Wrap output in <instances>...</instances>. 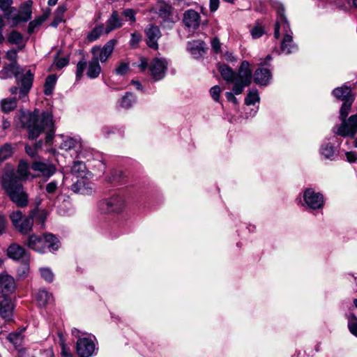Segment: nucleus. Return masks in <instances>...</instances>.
I'll return each instance as SVG.
<instances>
[{
  "label": "nucleus",
  "instance_id": "1",
  "mask_svg": "<svg viewBox=\"0 0 357 357\" xmlns=\"http://www.w3.org/2000/svg\"><path fill=\"white\" fill-rule=\"evenodd\" d=\"M20 121L24 127H26L29 132V138L34 139L41 132H46V142L50 143L54 135V128L52 116L48 112H43L39 116L38 114H23L20 117Z\"/></svg>",
  "mask_w": 357,
  "mask_h": 357
},
{
  "label": "nucleus",
  "instance_id": "2",
  "mask_svg": "<svg viewBox=\"0 0 357 357\" xmlns=\"http://www.w3.org/2000/svg\"><path fill=\"white\" fill-rule=\"evenodd\" d=\"M13 77L16 78L17 84L20 86L19 98L25 102L31 89L34 75L31 70L24 73V69L21 68L17 62H14L4 66L0 70L1 79H6Z\"/></svg>",
  "mask_w": 357,
  "mask_h": 357
},
{
  "label": "nucleus",
  "instance_id": "3",
  "mask_svg": "<svg viewBox=\"0 0 357 357\" xmlns=\"http://www.w3.org/2000/svg\"><path fill=\"white\" fill-rule=\"evenodd\" d=\"M275 8L278 18L275 25L274 36L279 38L281 33L283 35L280 45V51L283 54L288 55L294 53L298 51V46L293 41V33L284 15V8L280 3L276 4Z\"/></svg>",
  "mask_w": 357,
  "mask_h": 357
},
{
  "label": "nucleus",
  "instance_id": "4",
  "mask_svg": "<svg viewBox=\"0 0 357 357\" xmlns=\"http://www.w3.org/2000/svg\"><path fill=\"white\" fill-rule=\"evenodd\" d=\"M2 188L9 199L18 207L24 208L29 204V195L20 180L13 173L5 174L1 180Z\"/></svg>",
  "mask_w": 357,
  "mask_h": 357
},
{
  "label": "nucleus",
  "instance_id": "5",
  "mask_svg": "<svg viewBox=\"0 0 357 357\" xmlns=\"http://www.w3.org/2000/svg\"><path fill=\"white\" fill-rule=\"evenodd\" d=\"M27 246L36 252L44 253L47 250H57L60 247V242L52 234H45L43 236L31 235L28 238Z\"/></svg>",
  "mask_w": 357,
  "mask_h": 357
},
{
  "label": "nucleus",
  "instance_id": "6",
  "mask_svg": "<svg viewBox=\"0 0 357 357\" xmlns=\"http://www.w3.org/2000/svg\"><path fill=\"white\" fill-rule=\"evenodd\" d=\"M252 81V71L250 68V63L247 61H243L236 73L235 84L232 90L236 95L241 94L245 86L250 84Z\"/></svg>",
  "mask_w": 357,
  "mask_h": 357
},
{
  "label": "nucleus",
  "instance_id": "7",
  "mask_svg": "<svg viewBox=\"0 0 357 357\" xmlns=\"http://www.w3.org/2000/svg\"><path fill=\"white\" fill-rule=\"evenodd\" d=\"M125 206V199L122 195H119L112 196L108 199L101 201L99 204V208L103 213H119L123 211Z\"/></svg>",
  "mask_w": 357,
  "mask_h": 357
},
{
  "label": "nucleus",
  "instance_id": "8",
  "mask_svg": "<svg viewBox=\"0 0 357 357\" xmlns=\"http://www.w3.org/2000/svg\"><path fill=\"white\" fill-rule=\"evenodd\" d=\"M333 132L335 135L343 137H354L357 132V114L341 121L340 125L333 128Z\"/></svg>",
  "mask_w": 357,
  "mask_h": 357
},
{
  "label": "nucleus",
  "instance_id": "9",
  "mask_svg": "<svg viewBox=\"0 0 357 357\" xmlns=\"http://www.w3.org/2000/svg\"><path fill=\"white\" fill-rule=\"evenodd\" d=\"M168 62L164 58H154L149 65V70L152 79L159 81L163 79L167 69Z\"/></svg>",
  "mask_w": 357,
  "mask_h": 357
},
{
  "label": "nucleus",
  "instance_id": "10",
  "mask_svg": "<svg viewBox=\"0 0 357 357\" xmlns=\"http://www.w3.org/2000/svg\"><path fill=\"white\" fill-rule=\"evenodd\" d=\"M303 200L305 206L312 209H319L324 206V197L317 192H315L312 188H307L303 192Z\"/></svg>",
  "mask_w": 357,
  "mask_h": 357
},
{
  "label": "nucleus",
  "instance_id": "11",
  "mask_svg": "<svg viewBox=\"0 0 357 357\" xmlns=\"http://www.w3.org/2000/svg\"><path fill=\"white\" fill-rule=\"evenodd\" d=\"M95 337H80L76 344V350L80 357H90L96 351Z\"/></svg>",
  "mask_w": 357,
  "mask_h": 357
},
{
  "label": "nucleus",
  "instance_id": "12",
  "mask_svg": "<svg viewBox=\"0 0 357 357\" xmlns=\"http://www.w3.org/2000/svg\"><path fill=\"white\" fill-rule=\"evenodd\" d=\"M116 43V40L112 39L107 42L102 47L98 46L93 47L91 49L93 57L102 63L105 62L113 52Z\"/></svg>",
  "mask_w": 357,
  "mask_h": 357
},
{
  "label": "nucleus",
  "instance_id": "13",
  "mask_svg": "<svg viewBox=\"0 0 357 357\" xmlns=\"http://www.w3.org/2000/svg\"><path fill=\"white\" fill-rule=\"evenodd\" d=\"M15 289L14 278L8 274H0V298H7Z\"/></svg>",
  "mask_w": 357,
  "mask_h": 357
},
{
  "label": "nucleus",
  "instance_id": "14",
  "mask_svg": "<svg viewBox=\"0 0 357 357\" xmlns=\"http://www.w3.org/2000/svg\"><path fill=\"white\" fill-rule=\"evenodd\" d=\"M183 22L189 30L195 31L200 25V15L192 9L187 10L183 13Z\"/></svg>",
  "mask_w": 357,
  "mask_h": 357
},
{
  "label": "nucleus",
  "instance_id": "15",
  "mask_svg": "<svg viewBox=\"0 0 357 357\" xmlns=\"http://www.w3.org/2000/svg\"><path fill=\"white\" fill-rule=\"evenodd\" d=\"M31 169L36 172H38L43 176L50 178L56 171L54 165L48 161L36 160L31 165Z\"/></svg>",
  "mask_w": 357,
  "mask_h": 357
},
{
  "label": "nucleus",
  "instance_id": "16",
  "mask_svg": "<svg viewBox=\"0 0 357 357\" xmlns=\"http://www.w3.org/2000/svg\"><path fill=\"white\" fill-rule=\"evenodd\" d=\"M7 255L9 258L19 261H29V255L25 249L18 244L13 243L7 249Z\"/></svg>",
  "mask_w": 357,
  "mask_h": 357
},
{
  "label": "nucleus",
  "instance_id": "17",
  "mask_svg": "<svg viewBox=\"0 0 357 357\" xmlns=\"http://www.w3.org/2000/svg\"><path fill=\"white\" fill-rule=\"evenodd\" d=\"M146 36V43L152 49L158 48V40L161 36L160 29L157 26L149 24L145 29Z\"/></svg>",
  "mask_w": 357,
  "mask_h": 357
},
{
  "label": "nucleus",
  "instance_id": "18",
  "mask_svg": "<svg viewBox=\"0 0 357 357\" xmlns=\"http://www.w3.org/2000/svg\"><path fill=\"white\" fill-rule=\"evenodd\" d=\"M332 94L343 102H354L355 100V94L352 92V88L346 84L334 89Z\"/></svg>",
  "mask_w": 357,
  "mask_h": 357
},
{
  "label": "nucleus",
  "instance_id": "19",
  "mask_svg": "<svg viewBox=\"0 0 357 357\" xmlns=\"http://www.w3.org/2000/svg\"><path fill=\"white\" fill-rule=\"evenodd\" d=\"M36 213V209L31 211L29 215L28 216H24L23 219L20 222V224H17L15 228L22 234H28L32 229L33 224V217Z\"/></svg>",
  "mask_w": 357,
  "mask_h": 357
},
{
  "label": "nucleus",
  "instance_id": "20",
  "mask_svg": "<svg viewBox=\"0 0 357 357\" xmlns=\"http://www.w3.org/2000/svg\"><path fill=\"white\" fill-rule=\"evenodd\" d=\"M272 78V74L270 70L267 68H259L254 73V81L257 84L266 86L269 84Z\"/></svg>",
  "mask_w": 357,
  "mask_h": 357
},
{
  "label": "nucleus",
  "instance_id": "21",
  "mask_svg": "<svg viewBox=\"0 0 357 357\" xmlns=\"http://www.w3.org/2000/svg\"><path fill=\"white\" fill-rule=\"evenodd\" d=\"M187 48L189 52L197 59L205 53L206 43L199 40L190 41L188 43Z\"/></svg>",
  "mask_w": 357,
  "mask_h": 357
},
{
  "label": "nucleus",
  "instance_id": "22",
  "mask_svg": "<svg viewBox=\"0 0 357 357\" xmlns=\"http://www.w3.org/2000/svg\"><path fill=\"white\" fill-rule=\"evenodd\" d=\"M93 183L86 181L84 178H80L72 185L71 189L76 193L89 195L93 191Z\"/></svg>",
  "mask_w": 357,
  "mask_h": 357
},
{
  "label": "nucleus",
  "instance_id": "23",
  "mask_svg": "<svg viewBox=\"0 0 357 357\" xmlns=\"http://www.w3.org/2000/svg\"><path fill=\"white\" fill-rule=\"evenodd\" d=\"M13 305L10 300L3 298L0 301V316L6 321H10L13 317Z\"/></svg>",
  "mask_w": 357,
  "mask_h": 357
},
{
  "label": "nucleus",
  "instance_id": "24",
  "mask_svg": "<svg viewBox=\"0 0 357 357\" xmlns=\"http://www.w3.org/2000/svg\"><path fill=\"white\" fill-rule=\"evenodd\" d=\"M122 26V20L119 17L117 11L112 12L110 17L106 22V26L105 28V33L108 34L112 31L120 28Z\"/></svg>",
  "mask_w": 357,
  "mask_h": 357
},
{
  "label": "nucleus",
  "instance_id": "25",
  "mask_svg": "<svg viewBox=\"0 0 357 357\" xmlns=\"http://www.w3.org/2000/svg\"><path fill=\"white\" fill-rule=\"evenodd\" d=\"M71 172L73 175L77 178H85L91 175V173L87 170L85 164L81 161L74 162L72 167Z\"/></svg>",
  "mask_w": 357,
  "mask_h": 357
},
{
  "label": "nucleus",
  "instance_id": "26",
  "mask_svg": "<svg viewBox=\"0 0 357 357\" xmlns=\"http://www.w3.org/2000/svg\"><path fill=\"white\" fill-rule=\"evenodd\" d=\"M219 71L224 80L227 83H234V85L235 84L236 73L231 68L225 64L221 65L219 67Z\"/></svg>",
  "mask_w": 357,
  "mask_h": 357
},
{
  "label": "nucleus",
  "instance_id": "27",
  "mask_svg": "<svg viewBox=\"0 0 357 357\" xmlns=\"http://www.w3.org/2000/svg\"><path fill=\"white\" fill-rule=\"evenodd\" d=\"M101 68L99 61L93 59L89 62V68L86 73L87 76L91 79L96 78L99 76Z\"/></svg>",
  "mask_w": 357,
  "mask_h": 357
},
{
  "label": "nucleus",
  "instance_id": "28",
  "mask_svg": "<svg viewBox=\"0 0 357 357\" xmlns=\"http://www.w3.org/2000/svg\"><path fill=\"white\" fill-rule=\"evenodd\" d=\"M172 8L170 5L167 3H160L156 13L158 14L160 17L163 19L164 22L172 24L174 22L172 20L169 21L172 15Z\"/></svg>",
  "mask_w": 357,
  "mask_h": 357
},
{
  "label": "nucleus",
  "instance_id": "29",
  "mask_svg": "<svg viewBox=\"0 0 357 357\" xmlns=\"http://www.w3.org/2000/svg\"><path fill=\"white\" fill-rule=\"evenodd\" d=\"M320 154L328 160H333L335 157L334 147L328 142H324L320 148Z\"/></svg>",
  "mask_w": 357,
  "mask_h": 357
},
{
  "label": "nucleus",
  "instance_id": "30",
  "mask_svg": "<svg viewBox=\"0 0 357 357\" xmlns=\"http://www.w3.org/2000/svg\"><path fill=\"white\" fill-rule=\"evenodd\" d=\"M36 298L38 305L44 307L52 300V294L44 289H40L37 292Z\"/></svg>",
  "mask_w": 357,
  "mask_h": 357
},
{
  "label": "nucleus",
  "instance_id": "31",
  "mask_svg": "<svg viewBox=\"0 0 357 357\" xmlns=\"http://www.w3.org/2000/svg\"><path fill=\"white\" fill-rule=\"evenodd\" d=\"M56 82V76L55 75H50L46 77L44 85V93L46 96L52 95L54 86Z\"/></svg>",
  "mask_w": 357,
  "mask_h": 357
},
{
  "label": "nucleus",
  "instance_id": "32",
  "mask_svg": "<svg viewBox=\"0 0 357 357\" xmlns=\"http://www.w3.org/2000/svg\"><path fill=\"white\" fill-rule=\"evenodd\" d=\"M1 105L3 112H9L16 107L17 100L15 98L3 99L1 102Z\"/></svg>",
  "mask_w": 357,
  "mask_h": 357
},
{
  "label": "nucleus",
  "instance_id": "33",
  "mask_svg": "<svg viewBox=\"0 0 357 357\" xmlns=\"http://www.w3.org/2000/svg\"><path fill=\"white\" fill-rule=\"evenodd\" d=\"M77 144V139L67 136L63 139L59 147L65 151H69L72 149L75 148Z\"/></svg>",
  "mask_w": 357,
  "mask_h": 357
},
{
  "label": "nucleus",
  "instance_id": "34",
  "mask_svg": "<svg viewBox=\"0 0 357 357\" xmlns=\"http://www.w3.org/2000/svg\"><path fill=\"white\" fill-rule=\"evenodd\" d=\"M29 261H23V263L17 268V277L20 280L26 278L29 273Z\"/></svg>",
  "mask_w": 357,
  "mask_h": 357
},
{
  "label": "nucleus",
  "instance_id": "35",
  "mask_svg": "<svg viewBox=\"0 0 357 357\" xmlns=\"http://www.w3.org/2000/svg\"><path fill=\"white\" fill-rule=\"evenodd\" d=\"M23 36L17 31H12L7 38L8 43L15 45H21L23 43Z\"/></svg>",
  "mask_w": 357,
  "mask_h": 357
},
{
  "label": "nucleus",
  "instance_id": "36",
  "mask_svg": "<svg viewBox=\"0 0 357 357\" xmlns=\"http://www.w3.org/2000/svg\"><path fill=\"white\" fill-rule=\"evenodd\" d=\"M135 102V97L132 93L128 92L121 100L120 106L125 109L130 108Z\"/></svg>",
  "mask_w": 357,
  "mask_h": 357
},
{
  "label": "nucleus",
  "instance_id": "37",
  "mask_svg": "<svg viewBox=\"0 0 357 357\" xmlns=\"http://www.w3.org/2000/svg\"><path fill=\"white\" fill-rule=\"evenodd\" d=\"M17 176L20 180L26 178L29 174V165L24 161H20L17 170Z\"/></svg>",
  "mask_w": 357,
  "mask_h": 357
},
{
  "label": "nucleus",
  "instance_id": "38",
  "mask_svg": "<svg viewBox=\"0 0 357 357\" xmlns=\"http://www.w3.org/2000/svg\"><path fill=\"white\" fill-rule=\"evenodd\" d=\"M13 154V147L10 144H5L0 148V162L10 157Z\"/></svg>",
  "mask_w": 357,
  "mask_h": 357
},
{
  "label": "nucleus",
  "instance_id": "39",
  "mask_svg": "<svg viewBox=\"0 0 357 357\" xmlns=\"http://www.w3.org/2000/svg\"><path fill=\"white\" fill-rule=\"evenodd\" d=\"M105 33V28L103 25H100L95 27L91 32L87 35V39L92 42L97 40L102 34Z\"/></svg>",
  "mask_w": 357,
  "mask_h": 357
},
{
  "label": "nucleus",
  "instance_id": "40",
  "mask_svg": "<svg viewBox=\"0 0 357 357\" xmlns=\"http://www.w3.org/2000/svg\"><path fill=\"white\" fill-rule=\"evenodd\" d=\"M330 3H334L336 8L344 11H348L352 8L350 0H329Z\"/></svg>",
  "mask_w": 357,
  "mask_h": 357
},
{
  "label": "nucleus",
  "instance_id": "41",
  "mask_svg": "<svg viewBox=\"0 0 357 357\" xmlns=\"http://www.w3.org/2000/svg\"><path fill=\"white\" fill-rule=\"evenodd\" d=\"M259 96L257 90L250 91L245 98V103L247 105H255L256 102H259Z\"/></svg>",
  "mask_w": 357,
  "mask_h": 357
},
{
  "label": "nucleus",
  "instance_id": "42",
  "mask_svg": "<svg viewBox=\"0 0 357 357\" xmlns=\"http://www.w3.org/2000/svg\"><path fill=\"white\" fill-rule=\"evenodd\" d=\"M354 102H344L340 109V116L339 118L340 121L344 120L347 118L349 113L351 111V105Z\"/></svg>",
  "mask_w": 357,
  "mask_h": 357
},
{
  "label": "nucleus",
  "instance_id": "43",
  "mask_svg": "<svg viewBox=\"0 0 357 357\" xmlns=\"http://www.w3.org/2000/svg\"><path fill=\"white\" fill-rule=\"evenodd\" d=\"M354 304L357 307V299L354 300ZM348 327L349 331L355 336L357 337V319L356 317H352L349 319L348 323Z\"/></svg>",
  "mask_w": 357,
  "mask_h": 357
},
{
  "label": "nucleus",
  "instance_id": "44",
  "mask_svg": "<svg viewBox=\"0 0 357 357\" xmlns=\"http://www.w3.org/2000/svg\"><path fill=\"white\" fill-rule=\"evenodd\" d=\"M41 277L47 282H52L54 280V274L48 268H42L40 269Z\"/></svg>",
  "mask_w": 357,
  "mask_h": 357
},
{
  "label": "nucleus",
  "instance_id": "45",
  "mask_svg": "<svg viewBox=\"0 0 357 357\" xmlns=\"http://www.w3.org/2000/svg\"><path fill=\"white\" fill-rule=\"evenodd\" d=\"M24 217V216L22 215V213L20 211H16L10 215V218L15 227L17 225V224H20V222L23 219Z\"/></svg>",
  "mask_w": 357,
  "mask_h": 357
},
{
  "label": "nucleus",
  "instance_id": "46",
  "mask_svg": "<svg viewBox=\"0 0 357 357\" xmlns=\"http://www.w3.org/2000/svg\"><path fill=\"white\" fill-rule=\"evenodd\" d=\"M86 66V61L84 59L79 61L77 64L76 77L77 79H79Z\"/></svg>",
  "mask_w": 357,
  "mask_h": 357
},
{
  "label": "nucleus",
  "instance_id": "47",
  "mask_svg": "<svg viewBox=\"0 0 357 357\" xmlns=\"http://www.w3.org/2000/svg\"><path fill=\"white\" fill-rule=\"evenodd\" d=\"M7 339L13 344L17 345L20 344L22 337L19 333H11L8 335Z\"/></svg>",
  "mask_w": 357,
  "mask_h": 357
},
{
  "label": "nucleus",
  "instance_id": "48",
  "mask_svg": "<svg viewBox=\"0 0 357 357\" xmlns=\"http://www.w3.org/2000/svg\"><path fill=\"white\" fill-rule=\"evenodd\" d=\"M58 189V183L56 181H52L46 185L45 190L49 195H54Z\"/></svg>",
  "mask_w": 357,
  "mask_h": 357
},
{
  "label": "nucleus",
  "instance_id": "49",
  "mask_svg": "<svg viewBox=\"0 0 357 357\" xmlns=\"http://www.w3.org/2000/svg\"><path fill=\"white\" fill-rule=\"evenodd\" d=\"M129 70V64L128 63L121 62L119 66L115 69V72L117 75H123Z\"/></svg>",
  "mask_w": 357,
  "mask_h": 357
},
{
  "label": "nucleus",
  "instance_id": "50",
  "mask_svg": "<svg viewBox=\"0 0 357 357\" xmlns=\"http://www.w3.org/2000/svg\"><path fill=\"white\" fill-rule=\"evenodd\" d=\"M220 92L221 89L218 85L213 86L210 90L211 97L216 102H219L220 100Z\"/></svg>",
  "mask_w": 357,
  "mask_h": 357
},
{
  "label": "nucleus",
  "instance_id": "51",
  "mask_svg": "<svg viewBox=\"0 0 357 357\" xmlns=\"http://www.w3.org/2000/svg\"><path fill=\"white\" fill-rule=\"evenodd\" d=\"M211 48L215 54H218L221 52V43L220 40L215 37L211 41Z\"/></svg>",
  "mask_w": 357,
  "mask_h": 357
},
{
  "label": "nucleus",
  "instance_id": "52",
  "mask_svg": "<svg viewBox=\"0 0 357 357\" xmlns=\"http://www.w3.org/2000/svg\"><path fill=\"white\" fill-rule=\"evenodd\" d=\"M264 29L259 25L255 26L251 30V35H252V38H259L261 36H262L264 35Z\"/></svg>",
  "mask_w": 357,
  "mask_h": 357
},
{
  "label": "nucleus",
  "instance_id": "53",
  "mask_svg": "<svg viewBox=\"0 0 357 357\" xmlns=\"http://www.w3.org/2000/svg\"><path fill=\"white\" fill-rule=\"evenodd\" d=\"M42 24L41 21L37 17L33 21H31L28 26V33L31 34L33 33L35 29Z\"/></svg>",
  "mask_w": 357,
  "mask_h": 357
},
{
  "label": "nucleus",
  "instance_id": "54",
  "mask_svg": "<svg viewBox=\"0 0 357 357\" xmlns=\"http://www.w3.org/2000/svg\"><path fill=\"white\" fill-rule=\"evenodd\" d=\"M12 4L13 0H0V10L6 13L10 9Z\"/></svg>",
  "mask_w": 357,
  "mask_h": 357
},
{
  "label": "nucleus",
  "instance_id": "55",
  "mask_svg": "<svg viewBox=\"0 0 357 357\" xmlns=\"http://www.w3.org/2000/svg\"><path fill=\"white\" fill-rule=\"evenodd\" d=\"M142 36L138 33H132L131 34L130 45L132 47H136L141 41Z\"/></svg>",
  "mask_w": 357,
  "mask_h": 357
},
{
  "label": "nucleus",
  "instance_id": "56",
  "mask_svg": "<svg viewBox=\"0 0 357 357\" xmlns=\"http://www.w3.org/2000/svg\"><path fill=\"white\" fill-rule=\"evenodd\" d=\"M17 52L18 50H16L15 49H11L8 50L6 52V58L11 61L12 63L16 62L17 57Z\"/></svg>",
  "mask_w": 357,
  "mask_h": 357
},
{
  "label": "nucleus",
  "instance_id": "57",
  "mask_svg": "<svg viewBox=\"0 0 357 357\" xmlns=\"http://www.w3.org/2000/svg\"><path fill=\"white\" fill-rule=\"evenodd\" d=\"M66 10L67 8L66 5L59 6L55 11L54 16L63 20V15Z\"/></svg>",
  "mask_w": 357,
  "mask_h": 357
},
{
  "label": "nucleus",
  "instance_id": "58",
  "mask_svg": "<svg viewBox=\"0 0 357 357\" xmlns=\"http://www.w3.org/2000/svg\"><path fill=\"white\" fill-rule=\"evenodd\" d=\"M123 15L126 17L129 18V20L134 22H135V13L132 9H126L123 11Z\"/></svg>",
  "mask_w": 357,
  "mask_h": 357
},
{
  "label": "nucleus",
  "instance_id": "59",
  "mask_svg": "<svg viewBox=\"0 0 357 357\" xmlns=\"http://www.w3.org/2000/svg\"><path fill=\"white\" fill-rule=\"evenodd\" d=\"M31 5H32L31 1H28L26 2V3H25L26 10L24 13L26 15V17L22 20L23 21H26L31 18Z\"/></svg>",
  "mask_w": 357,
  "mask_h": 357
},
{
  "label": "nucleus",
  "instance_id": "60",
  "mask_svg": "<svg viewBox=\"0 0 357 357\" xmlns=\"http://www.w3.org/2000/svg\"><path fill=\"white\" fill-rule=\"evenodd\" d=\"M25 151L31 158L36 157L37 155V152H38L36 151V147H33L29 145L25 146Z\"/></svg>",
  "mask_w": 357,
  "mask_h": 357
},
{
  "label": "nucleus",
  "instance_id": "61",
  "mask_svg": "<svg viewBox=\"0 0 357 357\" xmlns=\"http://www.w3.org/2000/svg\"><path fill=\"white\" fill-rule=\"evenodd\" d=\"M234 95H236V94L234 93L233 91H232V92L227 91V92L225 93V96H226L227 100L229 102H231L236 105L238 103V100L235 97Z\"/></svg>",
  "mask_w": 357,
  "mask_h": 357
},
{
  "label": "nucleus",
  "instance_id": "62",
  "mask_svg": "<svg viewBox=\"0 0 357 357\" xmlns=\"http://www.w3.org/2000/svg\"><path fill=\"white\" fill-rule=\"evenodd\" d=\"M61 355L63 357H70L71 353L70 349L63 343L61 344Z\"/></svg>",
  "mask_w": 357,
  "mask_h": 357
},
{
  "label": "nucleus",
  "instance_id": "63",
  "mask_svg": "<svg viewBox=\"0 0 357 357\" xmlns=\"http://www.w3.org/2000/svg\"><path fill=\"white\" fill-rule=\"evenodd\" d=\"M347 160L349 162H354L357 160L356 153L352 151L346 153Z\"/></svg>",
  "mask_w": 357,
  "mask_h": 357
},
{
  "label": "nucleus",
  "instance_id": "64",
  "mask_svg": "<svg viewBox=\"0 0 357 357\" xmlns=\"http://www.w3.org/2000/svg\"><path fill=\"white\" fill-rule=\"evenodd\" d=\"M68 63V61L66 58H61L58 59V61L56 63V66L59 68H62L64 66H66Z\"/></svg>",
  "mask_w": 357,
  "mask_h": 357
}]
</instances>
